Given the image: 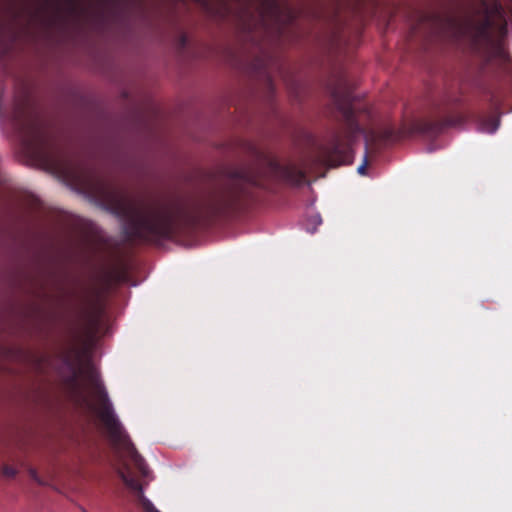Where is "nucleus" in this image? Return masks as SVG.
Here are the masks:
<instances>
[{"label":"nucleus","instance_id":"20e7f679","mask_svg":"<svg viewBox=\"0 0 512 512\" xmlns=\"http://www.w3.org/2000/svg\"><path fill=\"white\" fill-rule=\"evenodd\" d=\"M360 138H361L360 131L357 130V131L353 132V134L350 138L345 137L344 139L341 140V142L339 144H337V146L335 147V152L340 153L346 142L349 143L350 145H352L353 143L359 141Z\"/></svg>","mask_w":512,"mask_h":512},{"label":"nucleus","instance_id":"f03ea898","mask_svg":"<svg viewBox=\"0 0 512 512\" xmlns=\"http://www.w3.org/2000/svg\"><path fill=\"white\" fill-rule=\"evenodd\" d=\"M505 22L504 11L497 3L490 6L483 4L481 9L473 11L465 20L468 33L473 37L481 36L488 28L502 33Z\"/></svg>","mask_w":512,"mask_h":512},{"label":"nucleus","instance_id":"0eeeda50","mask_svg":"<svg viewBox=\"0 0 512 512\" xmlns=\"http://www.w3.org/2000/svg\"><path fill=\"white\" fill-rule=\"evenodd\" d=\"M358 172L360 174H365V164H362L361 166L358 167Z\"/></svg>","mask_w":512,"mask_h":512},{"label":"nucleus","instance_id":"f257e3e1","mask_svg":"<svg viewBox=\"0 0 512 512\" xmlns=\"http://www.w3.org/2000/svg\"><path fill=\"white\" fill-rule=\"evenodd\" d=\"M81 389L85 404L99 420L112 444L132 459L143 476H148L149 468L136 451L129 435L116 415L99 374L94 371L91 372L89 376L83 379Z\"/></svg>","mask_w":512,"mask_h":512},{"label":"nucleus","instance_id":"39448f33","mask_svg":"<svg viewBox=\"0 0 512 512\" xmlns=\"http://www.w3.org/2000/svg\"><path fill=\"white\" fill-rule=\"evenodd\" d=\"M2 474L8 479H12L17 475V469L12 466H3Z\"/></svg>","mask_w":512,"mask_h":512},{"label":"nucleus","instance_id":"7ed1b4c3","mask_svg":"<svg viewBox=\"0 0 512 512\" xmlns=\"http://www.w3.org/2000/svg\"><path fill=\"white\" fill-rule=\"evenodd\" d=\"M121 478L130 492L137 498L144 512H161L144 494V484L129 472H121Z\"/></svg>","mask_w":512,"mask_h":512},{"label":"nucleus","instance_id":"423d86ee","mask_svg":"<svg viewBox=\"0 0 512 512\" xmlns=\"http://www.w3.org/2000/svg\"><path fill=\"white\" fill-rule=\"evenodd\" d=\"M29 474H30V476H31V478H32V479H34V480H35V481H37L38 483H41V481H40V479L38 478L37 473H36V471H35V470L31 469V470L29 471Z\"/></svg>","mask_w":512,"mask_h":512}]
</instances>
